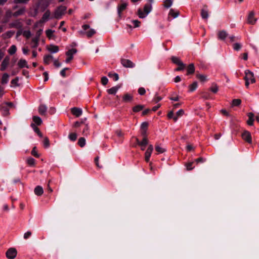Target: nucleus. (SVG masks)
<instances>
[{
	"instance_id": "f257e3e1",
	"label": "nucleus",
	"mask_w": 259,
	"mask_h": 259,
	"mask_svg": "<svg viewBox=\"0 0 259 259\" xmlns=\"http://www.w3.org/2000/svg\"><path fill=\"white\" fill-rule=\"evenodd\" d=\"M151 9V5L146 4L144 7V12L141 9H139L137 14L140 18H144L150 12Z\"/></svg>"
},
{
	"instance_id": "f03ea898",
	"label": "nucleus",
	"mask_w": 259,
	"mask_h": 259,
	"mask_svg": "<svg viewBox=\"0 0 259 259\" xmlns=\"http://www.w3.org/2000/svg\"><path fill=\"white\" fill-rule=\"evenodd\" d=\"M66 7L61 6L59 7L54 12V18L59 19L64 14L66 10Z\"/></svg>"
},
{
	"instance_id": "7ed1b4c3",
	"label": "nucleus",
	"mask_w": 259,
	"mask_h": 259,
	"mask_svg": "<svg viewBox=\"0 0 259 259\" xmlns=\"http://www.w3.org/2000/svg\"><path fill=\"white\" fill-rule=\"evenodd\" d=\"M245 76L244 79L247 80H250L251 83L255 82V79L253 73L249 70H246L245 71Z\"/></svg>"
},
{
	"instance_id": "20e7f679",
	"label": "nucleus",
	"mask_w": 259,
	"mask_h": 259,
	"mask_svg": "<svg viewBox=\"0 0 259 259\" xmlns=\"http://www.w3.org/2000/svg\"><path fill=\"white\" fill-rule=\"evenodd\" d=\"M17 250L14 248H9L6 252V256L9 259H13L17 255Z\"/></svg>"
},
{
	"instance_id": "39448f33",
	"label": "nucleus",
	"mask_w": 259,
	"mask_h": 259,
	"mask_svg": "<svg viewBox=\"0 0 259 259\" xmlns=\"http://www.w3.org/2000/svg\"><path fill=\"white\" fill-rule=\"evenodd\" d=\"M76 52L77 50L76 49H72L66 52V55L68 56V57L66 59L65 62L67 63H69L73 59V55Z\"/></svg>"
},
{
	"instance_id": "423d86ee",
	"label": "nucleus",
	"mask_w": 259,
	"mask_h": 259,
	"mask_svg": "<svg viewBox=\"0 0 259 259\" xmlns=\"http://www.w3.org/2000/svg\"><path fill=\"white\" fill-rule=\"evenodd\" d=\"M121 64L126 68H133L135 66V64L130 60L126 59H121Z\"/></svg>"
},
{
	"instance_id": "0eeeda50",
	"label": "nucleus",
	"mask_w": 259,
	"mask_h": 259,
	"mask_svg": "<svg viewBox=\"0 0 259 259\" xmlns=\"http://www.w3.org/2000/svg\"><path fill=\"white\" fill-rule=\"evenodd\" d=\"M133 96L129 93L124 94L122 97V101L124 103H128L133 102Z\"/></svg>"
},
{
	"instance_id": "6e6552de",
	"label": "nucleus",
	"mask_w": 259,
	"mask_h": 259,
	"mask_svg": "<svg viewBox=\"0 0 259 259\" xmlns=\"http://www.w3.org/2000/svg\"><path fill=\"white\" fill-rule=\"evenodd\" d=\"M153 150V147L152 145H149L145 153V159L146 162H149L151 153Z\"/></svg>"
},
{
	"instance_id": "1a4fd4ad",
	"label": "nucleus",
	"mask_w": 259,
	"mask_h": 259,
	"mask_svg": "<svg viewBox=\"0 0 259 259\" xmlns=\"http://www.w3.org/2000/svg\"><path fill=\"white\" fill-rule=\"evenodd\" d=\"M242 138L248 143L250 144L252 143L251 134L249 132L245 131L242 134Z\"/></svg>"
},
{
	"instance_id": "9d476101",
	"label": "nucleus",
	"mask_w": 259,
	"mask_h": 259,
	"mask_svg": "<svg viewBox=\"0 0 259 259\" xmlns=\"http://www.w3.org/2000/svg\"><path fill=\"white\" fill-rule=\"evenodd\" d=\"M254 13L253 11H251L248 16L247 22L250 24L253 25L256 21V19L254 18Z\"/></svg>"
},
{
	"instance_id": "9b49d317",
	"label": "nucleus",
	"mask_w": 259,
	"mask_h": 259,
	"mask_svg": "<svg viewBox=\"0 0 259 259\" xmlns=\"http://www.w3.org/2000/svg\"><path fill=\"white\" fill-rule=\"evenodd\" d=\"M207 6L204 5L201 10V16L202 19L207 20L208 17V11L207 9Z\"/></svg>"
},
{
	"instance_id": "f8f14e48",
	"label": "nucleus",
	"mask_w": 259,
	"mask_h": 259,
	"mask_svg": "<svg viewBox=\"0 0 259 259\" xmlns=\"http://www.w3.org/2000/svg\"><path fill=\"white\" fill-rule=\"evenodd\" d=\"M12 16H13V13L10 10H7L6 12L5 15L4 17L2 22L3 23H7L8 22H9Z\"/></svg>"
},
{
	"instance_id": "ddd939ff",
	"label": "nucleus",
	"mask_w": 259,
	"mask_h": 259,
	"mask_svg": "<svg viewBox=\"0 0 259 259\" xmlns=\"http://www.w3.org/2000/svg\"><path fill=\"white\" fill-rule=\"evenodd\" d=\"M9 25L10 28H16L17 29H20L22 27V23L18 20L10 23Z\"/></svg>"
},
{
	"instance_id": "4468645a",
	"label": "nucleus",
	"mask_w": 259,
	"mask_h": 259,
	"mask_svg": "<svg viewBox=\"0 0 259 259\" xmlns=\"http://www.w3.org/2000/svg\"><path fill=\"white\" fill-rule=\"evenodd\" d=\"M122 3L120 5L118 6L117 10H118V14L119 16H121V13L123 11H124L127 6V3L123 2L121 1Z\"/></svg>"
},
{
	"instance_id": "2eb2a0df",
	"label": "nucleus",
	"mask_w": 259,
	"mask_h": 259,
	"mask_svg": "<svg viewBox=\"0 0 259 259\" xmlns=\"http://www.w3.org/2000/svg\"><path fill=\"white\" fill-rule=\"evenodd\" d=\"M9 61L10 59L8 57H6L5 58L1 64V70L2 71H4L6 69L9 63Z\"/></svg>"
},
{
	"instance_id": "dca6fc26",
	"label": "nucleus",
	"mask_w": 259,
	"mask_h": 259,
	"mask_svg": "<svg viewBox=\"0 0 259 259\" xmlns=\"http://www.w3.org/2000/svg\"><path fill=\"white\" fill-rule=\"evenodd\" d=\"M1 110L4 116H7L9 114V109L5 103L2 104L1 106Z\"/></svg>"
},
{
	"instance_id": "f3484780",
	"label": "nucleus",
	"mask_w": 259,
	"mask_h": 259,
	"mask_svg": "<svg viewBox=\"0 0 259 259\" xmlns=\"http://www.w3.org/2000/svg\"><path fill=\"white\" fill-rule=\"evenodd\" d=\"M25 11L26 9L25 7L21 8L18 11L13 13V16L15 17H17L19 16L23 15L25 13Z\"/></svg>"
},
{
	"instance_id": "a211bd4d",
	"label": "nucleus",
	"mask_w": 259,
	"mask_h": 259,
	"mask_svg": "<svg viewBox=\"0 0 259 259\" xmlns=\"http://www.w3.org/2000/svg\"><path fill=\"white\" fill-rule=\"evenodd\" d=\"M47 107L45 105L41 104L38 107V113L41 115H46Z\"/></svg>"
},
{
	"instance_id": "6ab92c4d",
	"label": "nucleus",
	"mask_w": 259,
	"mask_h": 259,
	"mask_svg": "<svg viewBox=\"0 0 259 259\" xmlns=\"http://www.w3.org/2000/svg\"><path fill=\"white\" fill-rule=\"evenodd\" d=\"M71 113L76 117H79L82 114V110L80 108L74 107L71 109Z\"/></svg>"
},
{
	"instance_id": "aec40b11",
	"label": "nucleus",
	"mask_w": 259,
	"mask_h": 259,
	"mask_svg": "<svg viewBox=\"0 0 259 259\" xmlns=\"http://www.w3.org/2000/svg\"><path fill=\"white\" fill-rule=\"evenodd\" d=\"M17 64H18V66H19V67L20 68H24V67H26L27 68H29V66L27 65V61L23 59H21L18 61Z\"/></svg>"
},
{
	"instance_id": "412c9836",
	"label": "nucleus",
	"mask_w": 259,
	"mask_h": 259,
	"mask_svg": "<svg viewBox=\"0 0 259 259\" xmlns=\"http://www.w3.org/2000/svg\"><path fill=\"white\" fill-rule=\"evenodd\" d=\"M120 88V85H117L114 87H112L107 90V92L110 95H115L117 91Z\"/></svg>"
},
{
	"instance_id": "4be33fe9",
	"label": "nucleus",
	"mask_w": 259,
	"mask_h": 259,
	"mask_svg": "<svg viewBox=\"0 0 259 259\" xmlns=\"http://www.w3.org/2000/svg\"><path fill=\"white\" fill-rule=\"evenodd\" d=\"M148 140L147 137H144L142 141H141V143H139V145L141 146V150H144L145 148V146L148 144Z\"/></svg>"
},
{
	"instance_id": "5701e85b",
	"label": "nucleus",
	"mask_w": 259,
	"mask_h": 259,
	"mask_svg": "<svg viewBox=\"0 0 259 259\" xmlns=\"http://www.w3.org/2000/svg\"><path fill=\"white\" fill-rule=\"evenodd\" d=\"M218 38L221 40H224L228 36L227 32L225 30L220 31L218 32Z\"/></svg>"
},
{
	"instance_id": "b1692460",
	"label": "nucleus",
	"mask_w": 259,
	"mask_h": 259,
	"mask_svg": "<svg viewBox=\"0 0 259 259\" xmlns=\"http://www.w3.org/2000/svg\"><path fill=\"white\" fill-rule=\"evenodd\" d=\"M248 116L249 117L248 120L247 121V123L249 125H252L254 121V114L252 112H249L248 113Z\"/></svg>"
},
{
	"instance_id": "393cba45",
	"label": "nucleus",
	"mask_w": 259,
	"mask_h": 259,
	"mask_svg": "<svg viewBox=\"0 0 259 259\" xmlns=\"http://www.w3.org/2000/svg\"><path fill=\"white\" fill-rule=\"evenodd\" d=\"M34 193L37 196L41 195L44 193L42 188L40 186H36L34 189Z\"/></svg>"
},
{
	"instance_id": "a878e982",
	"label": "nucleus",
	"mask_w": 259,
	"mask_h": 259,
	"mask_svg": "<svg viewBox=\"0 0 259 259\" xmlns=\"http://www.w3.org/2000/svg\"><path fill=\"white\" fill-rule=\"evenodd\" d=\"M53 59V56L51 55H46L44 57V62L45 64L48 65L49 64L51 61Z\"/></svg>"
},
{
	"instance_id": "bb28decb",
	"label": "nucleus",
	"mask_w": 259,
	"mask_h": 259,
	"mask_svg": "<svg viewBox=\"0 0 259 259\" xmlns=\"http://www.w3.org/2000/svg\"><path fill=\"white\" fill-rule=\"evenodd\" d=\"M48 50L51 53H57L59 51V47L57 46L51 45L48 48Z\"/></svg>"
},
{
	"instance_id": "cd10ccee",
	"label": "nucleus",
	"mask_w": 259,
	"mask_h": 259,
	"mask_svg": "<svg viewBox=\"0 0 259 259\" xmlns=\"http://www.w3.org/2000/svg\"><path fill=\"white\" fill-rule=\"evenodd\" d=\"M50 15H51L50 11L49 10L46 11L42 17L41 21L42 22L47 21L50 16Z\"/></svg>"
},
{
	"instance_id": "c85d7f7f",
	"label": "nucleus",
	"mask_w": 259,
	"mask_h": 259,
	"mask_svg": "<svg viewBox=\"0 0 259 259\" xmlns=\"http://www.w3.org/2000/svg\"><path fill=\"white\" fill-rule=\"evenodd\" d=\"M195 72V67L193 63H191L189 65L187 68V74H191L194 73Z\"/></svg>"
},
{
	"instance_id": "c756f323",
	"label": "nucleus",
	"mask_w": 259,
	"mask_h": 259,
	"mask_svg": "<svg viewBox=\"0 0 259 259\" xmlns=\"http://www.w3.org/2000/svg\"><path fill=\"white\" fill-rule=\"evenodd\" d=\"M32 120L37 125H40L42 122L41 119L37 116H33Z\"/></svg>"
},
{
	"instance_id": "7c9ffc66",
	"label": "nucleus",
	"mask_w": 259,
	"mask_h": 259,
	"mask_svg": "<svg viewBox=\"0 0 259 259\" xmlns=\"http://www.w3.org/2000/svg\"><path fill=\"white\" fill-rule=\"evenodd\" d=\"M144 108V106L143 105H137L133 107V111L134 112H138Z\"/></svg>"
},
{
	"instance_id": "2f4dec72",
	"label": "nucleus",
	"mask_w": 259,
	"mask_h": 259,
	"mask_svg": "<svg viewBox=\"0 0 259 259\" xmlns=\"http://www.w3.org/2000/svg\"><path fill=\"white\" fill-rule=\"evenodd\" d=\"M9 75L8 73H4L2 78V83L3 84L7 83L9 79Z\"/></svg>"
},
{
	"instance_id": "473e14b6",
	"label": "nucleus",
	"mask_w": 259,
	"mask_h": 259,
	"mask_svg": "<svg viewBox=\"0 0 259 259\" xmlns=\"http://www.w3.org/2000/svg\"><path fill=\"white\" fill-rule=\"evenodd\" d=\"M184 114V111L183 109L179 110L177 113L176 115L174 117V120L177 121L179 117L182 116Z\"/></svg>"
},
{
	"instance_id": "72a5a7b5",
	"label": "nucleus",
	"mask_w": 259,
	"mask_h": 259,
	"mask_svg": "<svg viewBox=\"0 0 259 259\" xmlns=\"http://www.w3.org/2000/svg\"><path fill=\"white\" fill-rule=\"evenodd\" d=\"M179 12L178 11H175V10L171 9L169 11V15H171L173 18H175L179 15Z\"/></svg>"
},
{
	"instance_id": "f704fd0d",
	"label": "nucleus",
	"mask_w": 259,
	"mask_h": 259,
	"mask_svg": "<svg viewBox=\"0 0 259 259\" xmlns=\"http://www.w3.org/2000/svg\"><path fill=\"white\" fill-rule=\"evenodd\" d=\"M196 77L202 82L205 81L207 80V76L203 74H196Z\"/></svg>"
},
{
	"instance_id": "c9c22d12",
	"label": "nucleus",
	"mask_w": 259,
	"mask_h": 259,
	"mask_svg": "<svg viewBox=\"0 0 259 259\" xmlns=\"http://www.w3.org/2000/svg\"><path fill=\"white\" fill-rule=\"evenodd\" d=\"M171 59L174 63L178 65L183 63V62L180 60V59L178 57L174 56L171 57Z\"/></svg>"
},
{
	"instance_id": "e433bc0d",
	"label": "nucleus",
	"mask_w": 259,
	"mask_h": 259,
	"mask_svg": "<svg viewBox=\"0 0 259 259\" xmlns=\"http://www.w3.org/2000/svg\"><path fill=\"white\" fill-rule=\"evenodd\" d=\"M17 50L16 47L15 45H12L8 50V52L10 55L14 54Z\"/></svg>"
},
{
	"instance_id": "4c0bfd02",
	"label": "nucleus",
	"mask_w": 259,
	"mask_h": 259,
	"mask_svg": "<svg viewBox=\"0 0 259 259\" xmlns=\"http://www.w3.org/2000/svg\"><path fill=\"white\" fill-rule=\"evenodd\" d=\"M218 87L216 84H212V86L209 89V90L214 94L218 92Z\"/></svg>"
},
{
	"instance_id": "58836bf2",
	"label": "nucleus",
	"mask_w": 259,
	"mask_h": 259,
	"mask_svg": "<svg viewBox=\"0 0 259 259\" xmlns=\"http://www.w3.org/2000/svg\"><path fill=\"white\" fill-rule=\"evenodd\" d=\"M95 33L96 31L93 29H91L89 31L85 33L88 37H91Z\"/></svg>"
},
{
	"instance_id": "ea45409f",
	"label": "nucleus",
	"mask_w": 259,
	"mask_h": 259,
	"mask_svg": "<svg viewBox=\"0 0 259 259\" xmlns=\"http://www.w3.org/2000/svg\"><path fill=\"white\" fill-rule=\"evenodd\" d=\"M78 144L81 147H83L85 144V139L82 137L80 138L78 141Z\"/></svg>"
},
{
	"instance_id": "a19ab883",
	"label": "nucleus",
	"mask_w": 259,
	"mask_h": 259,
	"mask_svg": "<svg viewBox=\"0 0 259 259\" xmlns=\"http://www.w3.org/2000/svg\"><path fill=\"white\" fill-rule=\"evenodd\" d=\"M77 134L75 133H72L69 135V139L72 141H75L77 139Z\"/></svg>"
},
{
	"instance_id": "79ce46f5",
	"label": "nucleus",
	"mask_w": 259,
	"mask_h": 259,
	"mask_svg": "<svg viewBox=\"0 0 259 259\" xmlns=\"http://www.w3.org/2000/svg\"><path fill=\"white\" fill-rule=\"evenodd\" d=\"M241 101L240 99H234L232 101V106H238L241 104Z\"/></svg>"
},
{
	"instance_id": "37998d69",
	"label": "nucleus",
	"mask_w": 259,
	"mask_h": 259,
	"mask_svg": "<svg viewBox=\"0 0 259 259\" xmlns=\"http://www.w3.org/2000/svg\"><path fill=\"white\" fill-rule=\"evenodd\" d=\"M197 87V82L196 81L194 82L192 84L189 85V90L190 92H193L196 90Z\"/></svg>"
},
{
	"instance_id": "c03bdc74",
	"label": "nucleus",
	"mask_w": 259,
	"mask_h": 259,
	"mask_svg": "<svg viewBox=\"0 0 259 259\" xmlns=\"http://www.w3.org/2000/svg\"><path fill=\"white\" fill-rule=\"evenodd\" d=\"M155 150L158 153H163L166 151L164 148L160 147L159 145L155 146Z\"/></svg>"
},
{
	"instance_id": "a18cd8bd",
	"label": "nucleus",
	"mask_w": 259,
	"mask_h": 259,
	"mask_svg": "<svg viewBox=\"0 0 259 259\" xmlns=\"http://www.w3.org/2000/svg\"><path fill=\"white\" fill-rule=\"evenodd\" d=\"M172 4V0H165L164 2V6L166 8H169Z\"/></svg>"
},
{
	"instance_id": "49530a36",
	"label": "nucleus",
	"mask_w": 259,
	"mask_h": 259,
	"mask_svg": "<svg viewBox=\"0 0 259 259\" xmlns=\"http://www.w3.org/2000/svg\"><path fill=\"white\" fill-rule=\"evenodd\" d=\"M38 41H39V40L37 39V38H33L32 39V48H36L38 45Z\"/></svg>"
},
{
	"instance_id": "de8ad7c7",
	"label": "nucleus",
	"mask_w": 259,
	"mask_h": 259,
	"mask_svg": "<svg viewBox=\"0 0 259 259\" xmlns=\"http://www.w3.org/2000/svg\"><path fill=\"white\" fill-rule=\"evenodd\" d=\"M108 75L110 77H113L115 81H117L119 78L118 75L116 73H112L110 72L108 73Z\"/></svg>"
},
{
	"instance_id": "09e8293b",
	"label": "nucleus",
	"mask_w": 259,
	"mask_h": 259,
	"mask_svg": "<svg viewBox=\"0 0 259 259\" xmlns=\"http://www.w3.org/2000/svg\"><path fill=\"white\" fill-rule=\"evenodd\" d=\"M27 162L28 165L33 166L35 164V160L33 158L30 157L27 159Z\"/></svg>"
},
{
	"instance_id": "8fccbe9b",
	"label": "nucleus",
	"mask_w": 259,
	"mask_h": 259,
	"mask_svg": "<svg viewBox=\"0 0 259 259\" xmlns=\"http://www.w3.org/2000/svg\"><path fill=\"white\" fill-rule=\"evenodd\" d=\"M44 145L45 148H48L50 146L49 140L47 137H45L44 139Z\"/></svg>"
},
{
	"instance_id": "3c124183",
	"label": "nucleus",
	"mask_w": 259,
	"mask_h": 259,
	"mask_svg": "<svg viewBox=\"0 0 259 259\" xmlns=\"http://www.w3.org/2000/svg\"><path fill=\"white\" fill-rule=\"evenodd\" d=\"M234 50L239 51L241 48V45L239 43H235L233 45Z\"/></svg>"
},
{
	"instance_id": "603ef678",
	"label": "nucleus",
	"mask_w": 259,
	"mask_h": 259,
	"mask_svg": "<svg viewBox=\"0 0 259 259\" xmlns=\"http://www.w3.org/2000/svg\"><path fill=\"white\" fill-rule=\"evenodd\" d=\"M54 31L51 30V29H48L46 30V33L47 37H48L49 38H51L53 35V33H54Z\"/></svg>"
},
{
	"instance_id": "864d4df0",
	"label": "nucleus",
	"mask_w": 259,
	"mask_h": 259,
	"mask_svg": "<svg viewBox=\"0 0 259 259\" xmlns=\"http://www.w3.org/2000/svg\"><path fill=\"white\" fill-rule=\"evenodd\" d=\"M36 147H34L31 151V154L36 157H39V155L37 153L36 150Z\"/></svg>"
},
{
	"instance_id": "5fc2aeb1",
	"label": "nucleus",
	"mask_w": 259,
	"mask_h": 259,
	"mask_svg": "<svg viewBox=\"0 0 259 259\" xmlns=\"http://www.w3.org/2000/svg\"><path fill=\"white\" fill-rule=\"evenodd\" d=\"M23 35L27 38H29L31 36V33L29 30L24 31L23 33Z\"/></svg>"
},
{
	"instance_id": "6e6d98bb",
	"label": "nucleus",
	"mask_w": 259,
	"mask_h": 259,
	"mask_svg": "<svg viewBox=\"0 0 259 259\" xmlns=\"http://www.w3.org/2000/svg\"><path fill=\"white\" fill-rule=\"evenodd\" d=\"M178 66H179V67H177V68L175 69V70H176V71H179L182 70H183V69L185 68V64H184L183 63H182V64H180V65H178Z\"/></svg>"
},
{
	"instance_id": "4d7b16f0",
	"label": "nucleus",
	"mask_w": 259,
	"mask_h": 259,
	"mask_svg": "<svg viewBox=\"0 0 259 259\" xmlns=\"http://www.w3.org/2000/svg\"><path fill=\"white\" fill-rule=\"evenodd\" d=\"M108 82V79L106 77L104 76L101 78V82L103 85H106L107 84Z\"/></svg>"
},
{
	"instance_id": "13d9d810",
	"label": "nucleus",
	"mask_w": 259,
	"mask_h": 259,
	"mask_svg": "<svg viewBox=\"0 0 259 259\" xmlns=\"http://www.w3.org/2000/svg\"><path fill=\"white\" fill-rule=\"evenodd\" d=\"M42 32V30L40 29H39L36 33L35 37L34 38H37V39L39 40L40 36L41 35Z\"/></svg>"
},
{
	"instance_id": "bf43d9fd",
	"label": "nucleus",
	"mask_w": 259,
	"mask_h": 259,
	"mask_svg": "<svg viewBox=\"0 0 259 259\" xmlns=\"http://www.w3.org/2000/svg\"><path fill=\"white\" fill-rule=\"evenodd\" d=\"M193 163V162H189L186 164V166L187 169L188 170H190L194 168V167H192Z\"/></svg>"
},
{
	"instance_id": "052dcab7",
	"label": "nucleus",
	"mask_w": 259,
	"mask_h": 259,
	"mask_svg": "<svg viewBox=\"0 0 259 259\" xmlns=\"http://www.w3.org/2000/svg\"><path fill=\"white\" fill-rule=\"evenodd\" d=\"M146 91L144 88L141 87L138 89V93L140 95H143L145 94Z\"/></svg>"
},
{
	"instance_id": "680f3d73",
	"label": "nucleus",
	"mask_w": 259,
	"mask_h": 259,
	"mask_svg": "<svg viewBox=\"0 0 259 259\" xmlns=\"http://www.w3.org/2000/svg\"><path fill=\"white\" fill-rule=\"evenodd\" d=\"M19 80V78L18 77H16L15 78L13 79L11 81V83L13 84H15L16 86H19V84L18 83V81Z\"/></svg>"
},
{
	"instance_id": "e2e57ef3",
	"label": "nucleus",
	"mask_w": 259,
	"mask_h": 259,
	"mask_svg": "<svg viewBox=\"0 0 259 259\" xmlns=\"http://www.w3.org/2000/svg\"><path fill=\"white\" fill-rule=\"evenodd\" d=\"M148 123L147 122H144L141 124V128L142 130H146L147 131Z\"/></svg>"
},
{
	"instance_id": "0e129e2a",
	"label": "nucleus",
	"mask_w": 259,
	"mask_h": 259,
	"mask_svg": "<svg viewBox=\"0 0 259 259\" xmlns=\"http://www.w3.org/2000/svg\"><path fill=\"white\" fill-rule=\"evenodd\" d=\"M37 134V135L40 137V138H42V133L40 132L39 129L37 127H35L34 128V130Z\"/></svg>"
},
{
	"instance_id": "69168bd1",
	"label": "nucleus",
	"mask_w": 259,
	"mask_h": 259,
	"mask_svg": "<svg viewBox=\"0 0 259 259\" xmlns=\"http://www.w3.org/2000/svg\"><path fill=\"white\" fill-rule=\"evenodd\" d=\"M31 235V232L28 231L24 234V238L25 239H28Z\"/></svg>"
},
{
	"instance_id": "338daca9",
	"label": "nucleus",
	"mask_w": 259,
	"mask_h": 259,
	"mask_svg": "<svg viewBox=\"0 0 259 259\" xmlns=\"http://www.w3.org/2000/svg\"><path fill=\"white\" fill-rule=\"evenodd\" d=\"M132 22L134 24L135 27H139L140 25V24L141 23V22L139 21H138V20H133V21H132Z\"/></svg>"
},
{
	"instance_id": "774afa93",
	"label": "nucleus",
	"mask_w": 259,
	"mask_h": 259,
	"mask_svg": "<svg viewBox=\"0 0 259 259\" xmlns=\"http://www.w3.org/2000/svg\"><path fill=\"white\" fill-rule=\"evenodd\" d=\"M54 65H55V66L56 67L58 68V67H59L60 66H61V64L58 61V60H55L54 61Z\"/></svg>"
}]
</instances>
